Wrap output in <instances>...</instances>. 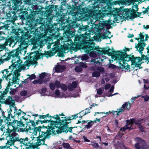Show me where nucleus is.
Here are the masks:
<instances>
[{
  "label": "nucleus",
  "instance_id": "f257e3e1",
  "mask_svg": "<svg viewBox=\"0 0 149 149\" xmlns=\"http://www.w3.org/2000/svg\"><path fill=\"white\" fill-rule=\"evenodd\" d=\"M72 7L70 6V3H67L66 1L61 3L60 5H56L55 9V15L56 16L61 15L60 21L61 22L62 24L67 22L68 24V28L66 31L63 33V37L66 41L69 42L70 39L72 38L75 36L76 30L78 28L77 32L79 34L86 33L89 34L90 38H91V35L97 33H100L102 28L100 25L94 24L90 28L88 25L82 26L81 27L79 26V24L77 23V20H79L83 18L79 19L78 17L75 16V13L77 11V10L71 11V9H69V6Z\"/></svg>",
  "mask_w": 149,
  "mask_h": 149
},
{
  "label": "nucleus",
  "instance_id": "f03ea898",
  "mask_svg": "<svg viewBox=\"0 0 149 149\" xmlns=\"http://www.w3.org/2000/svg\"><path fill=\"white\" fill-rule=\"evenodd\" d=\"M56 6V5H49L45 7V11H44L42 14L46 17V22L34 21V23L35 24L33 25L34 26L32 27L30 26V25H27L31 29L29 31L25 32L24 30L22 29V32L20 33L21 37L20 39L21 41L22 42V44L24 45L25 40L29 38H34L36 40L40 39L46 31L49 32L52 35H55L59 32L60 29L57 26V24L54 23L53 24L51 23L52 18L50 17L52 13H53V10L55 9ZM55 10L54 13H55Z\"/></svg>",
  "mask_w": 149,
  "mask_h": 149
},
{
  "label": "nucleus",
  "instance_id": "7ed1b4c3",
  "mask_svg": "<svg viewBox=\"0 0 149 149\" xmlns=\"http://www.w3.org/2000/svg\"><path fill=\"white\" fill-rule=\"evenodd\" d=\"M49 116L47 117V119L45 120H38V121L41 124L43 123H50V126L49 125L47 126H45L43 125L44 128H47V127H52V128H58V129L56 130L57 134H61L63 132H65L66 133L68 132L72 133V129L74 128H77V127L72 126L71 120L75 119L78 117L76 115H72L71 116L61 117L58 116L57 115L52 116L49 115Z\"/></svg>",
  "mask_w": 149,
  "mask_h": 149
},
{
  "label": "nucleus",
  "instance_id": "20e7f679",
  "mask_svg": "<svg viewBox=\"0 0 149 149\" xmlns=\"http://www.w3.org/2000/svg\"><path fill=\"white\" fill-rule=\"evenodd\" d=\"M88 2L94 1V3L92 6L89 5L87 7L82 8L80 6L78 3L73 1L70 3V6H71V8L70 6L69 9H71V11L77 10V11L75 13V16L78 17L79 19L83 18L89 19L96 17L97 15V10L95 9L98 7L99 5L103 2V0H85Z\"/></svg>",
  "mask_w": 149,
  "mask_h": 149
},
{
  "label": "nucleus",
  "instance_id": "39448f33",
  "mask_svg": "<svg viewBox=\"0 0 149 149\" xmlns=\"http://www.w3.org/2000/svg\"><path fill=\"white\" fill-rule=\"evenodd\" d=\"M20 52V50L19 49H17L16 50H13L11 52H7L8 56L6 58H0V65L1 64H3L4 62L7 61L9 60L10 59H12L11 62L12 65L9 66V69H11L10 71L12 72L14 69L15 68L16 66L17 65L18 62V61H19L18 60L16 61L15 58L19 57V53Z\"/></svg>",
  "mask_w": 149,
  "mask_h": 149
},
{
  "label": "nucleus",
  "instance_id": "423d86ee",
  "mask_svg": "<svg viewBox=\"0 0 149 149\" xmlns=\"http://www.w3.org/2000/svg\"><path fill=\"white\" fill-rule=\"evenodd\" d=\"M22 31V29L17 28V27L12 29L10 31L12 34L11 36L9 38H8V36L6 37L5 41L4 44L6 46L9 44L10 46L11 44L14 42V41L16 40V42H20L21 45H23L22 43V42L20 39L21 38L20 37V33H21Z\"/></svg>",
  "mask_w": 149,
  "mask_h": 149
},
{
  "label": "nucleus",
  "instance_id": "0eeeda50",
  "mask_svg": "<svg viewBox=\"0 0 149 149\" xmlns=\"http://www.w3.org/2000/svg\"><path fill=\"white\" fill-rule=\"evenodd\" d=\"M28 11L27 9L26 10L25 9L20 10L19 8V10L18 11L19 12V13H18V16L22 20L26 19V24L29 25H30V26L32 27L33 24H35L34 22L35 20L33 17V15H35V14L34 11H31V12L30 11L29 14Z\"/></svg>",
  "mask_w": 149,
  "mask_h": 149
},
{
  "label": "nucleus",
  "instance_id": "6e6552de",
  "mask_svg": "<svg viewBox=\"0 0 149 149\" xmlns=\"http://www.w3.org/2000/svg\"><path fill=\"white\" fill-rule=\"evenodd\" d=\"M90 38L86 39L84 41L81 43L80 46L85 52L87 54H90L91 56L95 57L96 56V52L93 51L95 47V43L90 40Z\"/></svg>",
  "mask_w": 149,
  "mask_h": 149
},
{
  "label": "nucleus",
  "instance_id": "1a4fd4ad",
  "mask_svg": "<svg viewBox=\"0 0 149 149\" xmlns=\"http://www.w3.org/2000/svg\"><path fill=\"white\" fill-rule=\"evenodd\" d=\"M36 118L34 117V121ZM19 120H16L15 119L12 121V122H10V125L15 126L17 128H19L22 127H25V125L26 127L25 128H28L31 125V121L30 119H29L28 118H26L24 116L21 117Z\"/></svg>",
  "mask_w": 149,
  "mask_h": 149
},
{
  "label": "nucleus",
  "instance_id": "9d476101",
  "mask_svg": "<svg viewBox=\"0 0 149 149\" xmlns=\"http://www.w3.org/2000/svg\"><path fill=\"white\" fill-rule=\"evenodd\" d=\"M43 128H42V130L41 131L40 133H39L38 136L37 138V142L36 143H38V146H40L42 144L41 142V141L43 142L42 145H45V140L50 137L51 133L52 132V130L54 129L53 128H52V127H47V128H46L47 130L46 131H43Z\"/></svg>",
  "mask_w": 149,
  "mask_h": 149
},
{
  "label": "nucleus",
  "instance_id": "9b49d317",
  "mask_svg": "<svg viewBox=\"0 0 149 149\" xmlns=\"http://www.w3.org/2000/svg\"><path fill=\"white\" fill-rule=\"evenodd\" d=\"M31 121V125L28 128H25L24 129L22 128H20L21 131L23 132L24 131H25V132H28L29 130H33V134H34L35 135H36L38 132H39V133H40L43 127V126H40L38 127H35L40 123L37 120H36V122H34V121Z\"/></svg>",
  "mask_w": 149,
  "mask_h": 149
},
{
  "label": "nucleus",
  "instance_id": "f8f14e48",
  "mask_svg": "<svg viewBox=\"0 0 149 149\" xmlns=\"http://www.w3.org/2000/svg\"><path fill=\"white\" fill-rule=\"evenodd\" d=\"M15 3L12 4V9H10L8 13H7L6 16L9 22H14L17 20V16L16 13L19 10V6Z\"/></svg>",
  "mask_w": 149,
  "mask_h": 149
},
{
  "label": "nucleus",
  "instance_id": "ddd939ff",
  "mask_svg": "<svg viewBox=\"0 0 149 149\" xmlns=\"http://www.w3.org/2000/svg\"><path fill=\"white\" fill-rule=\"evenodd\" d=\"M34 3H33L30 5L29 7H30L32 8V9H30V11H34L35 13V15H33V17L34 18L35 20L36 21H39V22L40 21L46 22V17L45 16L46 18L44 20L43 18L42 17V14L39 12L40 11V9L39 8L38 6L36 4L34 5Z\"/></svg>",
  "mask_w": 149,
  "mask_h": 149
},
{
  "label": "nucleus",
  "instance_id": "4468645a",
  "mask_svg": "<svg viewBox=\"0 0 149 149\" xmlns=\"http://www.w3.org/2000/svg\"><path fill=\"white\" fill-rule=\"evenodd\" d=\"M114 53H116L115 54L116 58L117 60H118L119 62L120 61H122L123 63H125L126 61L128 62L129 61H131L130 59L132 58L134 55L130 56L127 54L125 52H123L122 51H115Z\"/></svg>",
  "mask_w": 149,
  "mask_h": 149
},
{
  "label": "nucleus",
  "instance_id": "2eb2a0df",
  "mask_svg": "<svg viewBox=\"0 0 149 149\" xmlns=\"http://www.w3.org/2000/svg\"><path fill=\"white\" fill-rule=\"evenodd\" d=\"M139 38L140 40L139 41L138 44L136 43L135 48L136 49V51H138L140 53H141L142 51H143L144 49V47L146 46V44L145 42V39H144V36L142 35L141 32L139 34Z\"/></svg>",
  "mask_w": 149,
  "mask_h": 149
},
{
  "label": "nucleus",
  "instance_id": "dca6fc26",
  "mask_svg": "<svg viewBox=\"0 0 149 149\" xmlns=\"http://www.w3.org/2000/svg\"><path fill=\"white\" fill-rule=\"evenodd\" d=\"M107 48H104L102 49L100 48L98 46L95 47L93 51L96 52L99 55H102L103 54H107L109 56H111L113 53H114V51L111 50L109 47L107 49H105Z\"/></svg>",
  "mask_w": 149,
  "mask_h": 149
},
{
  "label": "nucleus",
  "instance_id": "f3484780",
  "mask_svg": "<svg viewBox=\"0 0 149 149\" xmlns=\"http://www.w3.org/2000/svg\"><path fill=\"white\" fill-rule=\"evenodd\" d=\"M49 87L50 88L52 91H54L55 89V87L57 88H61L64 91H65L67 89V86L64 84H61L60 82L58 80H56L54 83L51 82L49 83Z\"/></svg>",
  "mask_w": 149,
  "mask_h": 149
},
{
  "label": "nucleus",
  "instance_id": "a211bd4d",
  "mask_svg": "<svg viewBox=\"0 0 149 149\" xmlns=\"http://www.w3.org/2000/svg\"><path fill=\"white\" fill-rule=\"evenodd\" d=\"M79 35H75L73 37H74V39L75 43L79 44L80 47L81 45V43L83 41H84L87 38H90L89 34L86 33L79 34Z\"/></svg>",
  "mask_w": 149,
  "mask_h": 149
},
{
  "label": "nucleus",
  "instance_id": "6ab92c4d",
  "mask_svg": "<svg viewBox=\"0 0 149 149\" xmlns=\"http://www.w3.org/2000/svg\"><path fill=\"white\" fill-rule=\"evenodd\" d=\"M15 58V61H17L18 59L19 60V61L18 62V64H19V66H20V67L21 69L22 70H24L25 68H26V66H27L28 67H29L31 65H33L34 64L35 65H36L37 64H38V62L36 61H29V60H27L25 61L24 63H26V64H23L22 65L21 64L22 61L19 63L21 61V60H20V56L19 57V58Z\"/></svg>",
  "mask_w": 149,
  "mask_h": 149
},
{
  "label": "nucleus",
  "instance_id": "aec40b11",
  "mask_svg": "<svg viewBox=\"0 0 149 149\" xmlns=\"http://www.w3.org/2000/svg\"><path fill=\"white\" fill-rule=\"evenodd\" d=\"M12 112V110L11 108H10L9 111L8 112V114L7 117L4 115L5 114L2 113L3 119L5 120V121L6 123V124H7L8 126H10V122H12V121L13 120L15 119V117H14L13 118H11V116H14V115L13 116L11 114Z\"/></svg>",
  "mask_w": 149,
  "mask_h": 149
},
{
  "label": "nucleus",
  "instance_id": "412c9836",
  "mask_svg": "<svg viewBox=\"0 0 149 149\" xmlns=\"http://www.w3.org/2000/svg\"><path fill=\"white\" fill-rule=\"evenodd\" d=\"M12 126V127H13L12 130L10 129L9 128V126H8V128L6 129V133H7V135L10 138H14L17 137L18 134L16 132L17 130H18V131H19L18 128L15 126L13 125H10Z\"/></svg>",
  "mask_w": 149,
  "mask_h": 149
},
{
  "label": "nucleus",
  "instance_id": "4be33fe9",
  "mask_svg": "<svg viewBox=\"0 0 149 149\" xmlns=\"http://www.w3.org/2000/svg\"><path fill=\"white\" fill-rule=\"evenodd\" d=\"M39 51H35L34 52L31 53L28 56V58L29 57V59L31 60L29 61H37L38 59H40V58L38 57V54Z\"/></svg>",
  "mask_w": 149,
  "mask_h": 149
},
{
  "label": "nucleus",
  "instance_id": "5701e85b",
  "mask_svg": "<svg viewBox=\"0 0 149 149\" xmlns=\"http://www.w3.org/2000/svg\"><path fill=\"white\" fill-rule=\"evenodd\" d=\"M14 140L13 139V138H10L9 140H8L7 142L6 143L5 145L3 146H1L0 147L2 149L5 148H8L10 146L14 145Z\"/></svg>",
  "mask_w": 149,
  "mask_h": 149
},
{
  "label": "nucleus",
  "instance_id": "b1692460",
  "mask_svg": "<svg viewBox=\"0 0 149 149\" xmlns=\"http://www.w3.org/2000/svg\"><path fill=\"white\" fill-rule=\"evenodd\" d=\"M14 116H11V118H12L14 117H15V115L17 117H19L21 115L22 113V114L24 115V116H25L26 114V113L25 112L22 111L21 109H19L18 110L17 107L15 106L14 107Z\"/></svg>",
  "mask_w": 149,
  "mask_h": 149
},
{
  "label": "nucleus",
  "instance_id": "393cba45",
  "mask_svg": "<svg viewBox=\"0 0 149 149\" xmlns=\"http://www.w3.org/2000/svg\"><path fill=\"white\" fill-rule=\"evenodd\" d=\"M131 60V64L132 65H134L135 67H139L141 64V63H139V62H138L137 58L136 57L133 56L130 59Z\"/></svg>",
  "mask_w": 149,
  "mask_h": 149
},
{
  "label": "nucleus",
  "instance_id": "a878e982",
  "mask_svg": "<svg viewBox=\"0 0 149 149\" xmlns=\"http://www.w3.org/2000/svg\"><path fill=\"white\" fill-rule=\"evenodd\" d=\"M88 110V111H86L85 110H82L79 113H78L76 115L78 117L76 118L75 119L77 118L78 117H79V118H82V117L85 115H86L87 114L90 112V111H89V109L88 108H86L85 109V110Z\"/></svg>",
  "mask_w": 149,
  "mask_h": 149
},
{
  "label": "nucleus",
  "instance_id": "bb28decb",
  "mask_svg": "<svg viewBox=\"0 0 149 149\" xmlns=\"http://www.w3.org/2000/svg\"><path fill=\"white\" fill-rule=\"evenodd\" d=\"M6 103L9 105H11L12 107L14 108V106L15 105L14 100L12 99V97L10 96H8L6 100Z\"/></svg>",
  "mask_w": 149,
  "mask_h": 149
},
{
  "label": "nucleus",
  "instance_id": "cd10ccee",
  "mask_svg": "<svg viewBox=\"0 0 149 149\" xmlns=\"http://www.w3.org/2000/svg\"><path fill=\"white\" fill-rule=\"evenodd\" d=\"M105 8L108 9L107 10H104L105 13H104L105 15H107V16L108 15H112L113 14V11L111 10L112 9L111 7L110 6H105Z\"/></svg>",
  "mask_w": 149,
  "mask_h": 149
},
{
  "label": "nucleus",
  "instance_id": "c85d7f7f",
  "mask_svg": "<svg viewBox=\"0 0 149 149\" xmlns=\"http://www.w3.org/2000/svg\"><path fill=\"white\" fill-rule=\"evenodd\" d=\"M143 51H142L141 53H139L140 54H141V57L139 56L136 57V58H137V60L138 62H140L142 61V60H146V61H148L149 60L148 57L147 56V55H145L144 54H142Z\"/></svg>",
  "mask_w": 149,
  "mask_h": 149
},
{
  "label": "nucleus",
  "instance_id": "c756f323",
  "mask_svg": "<svg viewBox=\"0 0 149 149\" xmlns=\"http://www.w3.org/2000/svg\"><path fill=\"white\" fill-rule=\"evenodd\" d=\"M131 104L130 102H126L122 106V109L124 111L127 109L129 110L131 107Z\"/></svg>",
  "mask_w": 149,
  "mask_h": 149
},
{
  "label": "nucleus",
  "instance_id": "7c9ffc66",
  "mask_svg": "<svg viewBox=\"0 0 149 149\" xmlns=\"http://www.w3.org/2000/svg\"><path fill=\"white\" fill-rule=\"evenodd\" d=\"M94 123H96V120H89L87 124L83 126V127H84V128H86L87 129H89L92 126Z\"/></svg>",
  "mask_w": 149,
  "mask_h": 149
},
{
  "label": "nucleus",
  "instance_id": "2f4dec72",
  "mask_svg": "<svg viewBox=\"0 0 149 149\" xmlns=\"http://www.w3.org/2000/svg\"><path fill=\"white\" fill-rule=\"evenodd\" d=\"M143 120V119H138L136 120L135 122V124L136 125H137L138 126V127L139 128V130L141 132H145L144 130V128H143V126L141 125V124L139 123V122Z\"/></svg>",
  "mask_w": 149,
  "mask_h": 149
},
{
  "label": "nucleus",
  "instance_id": "473e14b6",
  "mask_svg": "<svg viewBox=\"0 0 149 149\" xmlns=\"http://www.w3.org/2000/svg\"><path fill=\"white\" fill-rule=\"evenodd\" d=\"M132 12L130 14V19L132 20L135 18L139 17V15H138L136 14V12H135V10L134 9H132Z\"/></svg>",
  "mask_w": 149,
  "mask_h": 149
},
{
  "label": "nucleus",
  "instance_id": "72a5a7b5",
  "mask_svg": "<svg viewBox=\"0 0 149 149\" xmlns=\"http://www.w3.org/2000/svg\"><path fill=\"white\" fill-rule=\"evenodd\" d=\"M77 87V83L76 81H74L72 82L71 85L68 86V90L72 91L74 89L76 88Z\"/></svg>",
  "mask_w": 149,
  "mask_h": 149
},
{
  "label": "nucleus",
  "instance_id": "f704fd0d",
  "mask_svg": "<svg viewBox=\"0 0 149 149\" xmlns=\"http://www.w3.org/2000/svg\"><path fill=\"white\" fill-rule=\"evenodd\" d=\"M55 10V9H54V10H52V11H53V13H52V14H51V15H50V17H52V19H53V17H58V19H59V21H58V22H60V23L61 24H62V25H63V24H67V25H68V23L67 22H66V23H64L63 24H61V22L60 21V17L62 16L61 15H60V16H57L56 15H55V13L54 12V10ZM69 27V26H68V27H67V26H66V27H67V29L66 30H66ZM65 31L64 32H65Z\"/></svg>",
  "mask_w": 149,
  "mask_h": 149
},
{
  "label": "nucleus",
  "instance_id": "c9c22d12",
  "mask_svg": "<svg viewBox=\"0 0 149 149\" xmlns=\"http://www.w3.org/2000/svg\"><path fill=\"white\" fill-rule=\"evenodd\" d=\"M120 65V68L122 69H124L125 70H129L130 68V66L128 65L127 63V65L125 66V63H121V61H120L119 63Z\"/></svg>",
  "mask_w": 149,
  "mask_h": 149
},
{
  "label": "nucleus",
  "instance_id": "e433bc0d",
  "mask_svg": "<svg viewBox=\"0 0 149 149\" xmlns=\"http://www.w3.org/2000/svg\"><path fill=\"white\" fill-rule=\"evenodd\" d=\"M15 138H13V141L14 140V143L15 142H17L18 143H17L19 145L20 144L22 143V142L24 141H23V139H19V137H15Z\"/></svg>",
  "mask_w": 149,
  "mask_h": 149
},
{
  "label": "nucleus",
  "instance_id": "4c0bfd02",
  "mask_svg": "<svg viewBox=\"0 0 149 149\" xmlns=\"http://www.w3.org/2000/svg\"><path fill=\"white\" fill-rule=\"evenodd\" d=\"M8 27V26L7 24H5L2 26H0V35H1L2 33L3 34H5V33L4 32V31H1V30L3 29L5 30H6Z\"/></svg>",
  "mask_w": 149,
  "mask_h": 149
},
{
  "label": "nucleus",
  "instance_id": "58836bf2",
  "mask_svg": "<svg viewBox=\"0 0 149 149\" xmlns=\"http://www.w3.org/2000/svg\"><path fill=\"white\" fill-rule=\"evenodd\" d=\"M54 53L52 51L49 50L45 52V55L47 57H48V56L49 57H51L52 56L54 55Z\"/></svg>",
  "mask_w": 149,
  "mask_h": 149
},
{
  "label": "nucleus",
  "instance_id": "ea45409f",
  "mask_svg": "<svg viewBox=\"0 0 149 149\" xmlns=\"http://www.w3.org/2000/svg\"><path fill=\"white\" fill-rule=\"evenodd\" d=\"M126 122L127 124L132 125L134 123H135L136 121V119L134 118L131 119L130 120H126Z\"/></svg>",
  "mask_w": 149,
  "mask_h": 149
},
{
  "label": "nucleus",
  "instance_id": "a19ab883",
  "mask_svg": "<svg viewBox=\"0 0 149 149\" xmlns=\"http://www.w3.org/2000/svg\"><path fill=\"white\" fill-rule=\"evenodd\" d=\"M111 20H110V19H109L108 21L104 22L103 23V25L104 26H109L113 24V23L111 22Z\"/></svg>",
  "mask_w": 149,
  "mask_h": 149
},
{
  "label": "nucleus",
  "instance_id": "79ce46f5",
  "mask_svg": "<svg viewBox=\"0 0 149 149\" xmlns=\"http://www.w3.org/2000/svg\"><path fill=\"white\" fill-rule=\"evenodd\" d=\"M100 73L97 71H95L92 73V77H98L100 76Z\"/></svg>",
  "mask_w": 149,
  "mask_h": 149
},
{
  "label": "nucleus",
  "instance_id": "37998d69",
  "mask_svg": "<svg viewBox=\"0 0 149 149\" xmlns=\"http://www.w3.org/2000/svg\"><path fill=\"white\" fill-rule=\"evenodd\" d=\"M62 145L63 147L67 149H72L69 144L68 143L63 142L62 144Z\"/></svg>",
  "mask_w": 149,
  "mask_h": 149
},
{
  "label": "nucleus",
  "instance_id": "c03bdc74",
  "mask_svg": "<svg viewBox=\"0 0 149 149\" xmlns=\"http://www.w3.org/2000/svg\"><path fill=\"white\" fill-rule=\"evenodd\" d=\"M131 8L124 9V11L125 12V14L126 15H130L131 12H132Z\"/></svg>",
  "mask_w": 149,
  "mask_h": 149
},
{
  "label": "nucleus",
  "instance_id": "a18cd8bd",
  "mask_svg": "<svg viewBox=\"0 0 149 149\" xmlns=\"http://www.w3.org/2000/svg\"><path fill=\"white\" fill-rule=\"evenodd\" d=\"M0 1H1L2 2H5V3H8L11 5V4H13L15 3V0H0Z\"/></svg>",
  "mask_w": 149,
  "mask_h": 149
},
{
  "label": "nucleus",
  "instance_id": "49530a36",
  "mask_svg": "<svg viewBox=\"0 0 149 149\" xmlns=\"http://www.w3.org/2000/svg\"><path fill=\"white\" fill-rule=\"evenodd\" d=\"M123 112V110H122V108H120L119 109H117V111H115L114 112H112V113L114 115V113H117L116 115L117 116H119V113H122V112Z\"/></svg>",
  "mask_w": 149,
  "mask_h": 149
},
{
  "label": "nucleus",
  "instance_id": "de8ad7c7",
  "mask_svg": "<svg viewBox=\"0 0 149 149\" xmlns=\"http://www.w3.org/2000/svg\"><path fill=\"white\" fill-rule=\"evenodd\" d=\"M91 145L94 148H97L100 146L99 145L98 143H95L94 141H91Z\"/></svg>",
  "mask_w": 149,
  "mask_h": 149
},
{
  "label": "nucleus",
  "instance_id": "09e8293b",
  "mask_svg": "<svg viewBox=\"0 0 149 149\" xmlns=\"http://www.w3.org/2000/svg\"><path fill=\"white\" fill-rule=\"evenodd\" d=\"M9 93L11 95H14L15 94L16 92L17 91L16 89H13L12 88H10Z\"/></svg>",
  "mask_w": 149,
  "mask_h": 149
},
{
  "label": "nucleus",
  "instance_id": "8fccbe9b",
  "mask_svg": "<svg viewBox=\"0 0 149 149\" xmlns=\"http://www.w3.org/2000/svg\"><path fill=\"white\" fill-rule=\"evenodd\" d=\"M49 113H47L45 115H39V118L40 119H44V120H45L47 119V117L49 116Z\"/></svg>",
  "mask_w": 149,
  "mask_h": 149
},
{
  "label": "nucleus",
  "instance_id": "3c124183",
  "mask_svg": "<svg viewBox=\"0 0 149 149\" xmlns=\"http://www.w3.org/2000/svg\"><path fill=\"white\" fill-rule=\"evenodd\" d=\"M6 46L4 44H3L2 45H0V52H1L4 49L6 51V50L7 51H8V48H7Z\"/></svg>",
  "mask_w": 149,
  "mask_h": 149
},
{
  "label": "nucleus",
  "instance_id": "603ef678",
  "mask_svg": "<svg viewBox=\"0 0 149 149\" xmlns=\"http://www.w3.org/2000/svg\"><path fill=\"white\" fill-rule=\"evenodd\" d=\"M66 49L65 48L64 49L62 48L61 52H59L58 53V56L59 57H62L64 56L63 52H64L65 50Z\"/></svg>",
  "mask_w": 149,
  "mask_h": 149
},
{
  "label": "nucleus",
  "instance_id": "864d4df0",
  "mask_svg": "<svg viewBox=\"0 0 149 149\" xmlns=\"http://www.w3.org/2000/svg\"><path fill=\"white\" fill-rule=\"evenodd\" d=\"M96 70L100 72H103L104 70V68L101 66H97Z\"/></svg>",
  "mask_w": 149,
  "mask_h": 149
},
{
  "label": "nucleus",
  "instance_id": "5fc2aeb1",
  "mask_svg": "<svg viewBox=\"0 0 149 149\" xmlns=\"http://www.w3.org/2000/svg\"><path fill=\"white\" fill-rule=\"evenodd\" d=\"M37 146H38V144L37 145L36 144V145H29L28 147H26L25 149H29V148L34 149L37 148V147H36Z\"/></svg>",
  "mask_w": 149,
  "mask_h": 149
},
{
  "label": "nucleus",
  "instance_id": "6e6d98bb",
  "mask_svg": "<svg viewBox=\"0 0 149 149\" xmlns=\"http://www.w3.org/2000/svg\"><path fill=\"white\" fill-rule=\"evenodd\" d=\"M15 4H17V5L19 6H21V5L22 3V0H15Z\"/></svg>",
  "mask_w": 149,
  "mask_h": 149
},
{
  "label": "nucleus",
  "instance_id": "4d7b16f0",
  "mask_svg": "<svg viewBox=\"0 0 149 149\" xmlns=\"http://www.w3.org/2000/svg\"><path fill=\"white\" fill-rule=\"evenodd\" d=\"M23 1L25 4H27L29 6L33 3L31 2V0H23Z\"/></svg>",
  "mask_w": 149,
  "mask_h": 149
},
{
  "label": "nucleus",
  "instance_id": "13d9d810",
  "mask_svg": "<svg viewBox=\"0 0 149 149\" xmlns=\"http://www.w3.org/2000/svg\"><path fill=\"white\" fill-rule=\"evenodd\" d=\"M55 71L57 72H60V64L57 65L55 68Z\"/></svg>",
  "mask_w": 149,
  "mask_h": 149
},
{
  "label": "nucleus",
  "instance_id": "bf43d9fd",
  "mask_svg": "<svg viewBox=\"0 0 149 149\" xmlns=\"http://www.w3.org/2000/svg\"><path fill=\"white\" fill-rule=\"evenodd\" d=\"M27 93L25 90L22 91L20 93V95L21 96H25L27 95Z\"/></svg>",
  "mask_w": 149,
  "mask_h": 149
},
{
  "label": "nucleus",
  "instance_id": "052dcab7",
  "mask_svg": "<svg viewBox=\"0 0 149 149\" xmlns=\"http://www.w3.org/2000/svg\"><path fill=\"white\" fill-rule=\"evenodd\" d=\"M108 67L109 68L114 69L116 68L117 66L112 63H110L108 66Z\"/></svg>",
  "mask_w": 149,
  "mask_h": 149
},
{
  "label": "nucleus",
  "instance_id": "680f3d73",
  "mask_svg": "<svg viewBox=\"0 0 149 149\" xmlns=\"http://www.w3.org/2000/svg\"><path fill=\"white\" fill-rule=\"evenodd\" d=\"M46 75V73L45 72H42L39 75L40 79H43Z\"/></svg>",
  "mask_w": 149,
  "mask_h": 149
},
{
  "label": "nucleus",
  "instance_id": "e2e57ef3",
  "mask_svg": "<svg viewBox=\"0 0 149 149\" xmlns=\"http://www.w3.org/2000/svg\"><path fill=\"white\" fill-rule=\"evenodd\" d=\"M27 76H29V78L31 80L34 79L36 78V76L34 74H33L31 75L28 74Z\"/></svg>",
  "mask_w": 149,
  "mask_h": 149
},
{
  "label": "nucleus",
  "instance_id": "0e129e2a",
  "mask_svg": "<svg viewBox=\"0 0 149 149\" xmlns=\"http://www.w3.org/2000/svg\"><path fill=\"white\" fill-rule=\"evenodd\" d=\"M141 97L144 99L145 102L149 100V96L148 95L142 96Z\"/></svg>",
  "mask_w": 149,
  "mask_h": 149
},
{
  "label": "nucleus",
  "instance_id": "69168bd1",
  "mask_svg": "<svg viewBox=\"0 0 149 149\" xmlns=\"http://www.w3.org/2000/svg\"><path fill=\"white\" fill-rule=\"evenodd\" d=\"M12 72H11V73H9V74L7 76H6V75L5 74H3V75L1 79L2 80H3V79H4V78L5 77L6 78L5 79H6V80H7V78H8V77L9 76H10L12 74Z\"/></svg>",
  "mask_w": 149,
  "mask_h": 149
},
{
  "label": "nucleus",
  "instance_id": "338daca9",
  "mask_svg": "<svg viewBox=\"0 0 149 149\" xmlns=\"http://www.w3.org/2000/svg\"><path fill=\"white\" fill-rule=\"evenodd\" d=\"M75 71L77 72H81L82 69L79 67H76L75 68Z\"/></svg>",
  "mask_w": 149,
  "mask_h": 149
},
{
  "label": "nucleus",
  "instance_id": "774afa93",
  "mask_svg": "<svg viewBox=\"0 0 149 149\" xmlns=\"http://www.w3.org/2000/svg\"><path fill=\"white\" fill-rule=\"evenodd\" d=\"M149 148V146L146 144L142 145L141 147V149H148Z\"/></svg>",
  "mask_w": 149,
  "mask_h": 149
}]
</instances>
